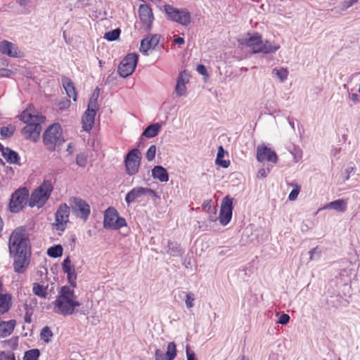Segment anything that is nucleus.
<instances>
[{"instance_id":"obj_53","label":"nucleus","mask_w":360,"mask_h":360,"mask_svg":"<svg viewBox=\"0 0 360 360\" xmlns=\"http://www.w3.org/2000/svg\"><path fill=\"white\" fill-rule=\"evenodd\" d=\"M358 0H349L347 4V7H349L352 6L354 3H356Z\"/></svg>"},{"instance_id":"obj_56","label":"nucleus","mask_w":360,"mask_h":360,"mask_svg":"<svg viewBox=\"0 0 360 360\" xmlns=\"http://www.w3.org/2000/svg\"><path fill=\"white\" fill-rule=\"evenodd\" d=\"M259 173H260L262 176H265V170L264 169H260L259 171Z\"/></svg>"},{"instance_id":"obj_28","label":"nucleus","mask_w":360,"mask_h":360,"mask_svg":"<svg viewBox=\"0 0 360 360\" xmlns=\"http://www.w3.org/2000/svg\"><path fill=\"white\" fill-rule=\"evenodd\" d=\"M32 291L34 295L42 298H46L48 295L47 287H45L38 283H34L33 284Z\"/></svg>"},{"instance_id":"obj_52","label":"nucleus","mask_w":360,"mask_h":360,"mask_svg":"<svg viewBox=\"0 0 360 360\" xmlns=\"http://www.w3.org/2000/svg\"><path fill=\"white\" fill-rule=\"evenodd\" d=\"M72 272H75V266H72L70 269H68L65 271H64V273H65L67 275L69 274H72Z\"/></svg>"},{"instance_id":"obj_22","label":"nucleus","mask_w":360,"mask_h":360,"mask_svg":"<svg viewBox=\"0 0 360 360\" xmlns=\"http://www.w3.org/2000/svg\"><path fill=\"white\" fill-rule=\"evenodd\" d=\"M188 82V75L186 71L181 72L179 75L175 91L179 96H184L186 93V84Z\"/></svg>"},{"instance_id":"obj_18","label":"nucleus","mask_w":360,"mask_h":360,"mask_svg":"<svg viewBox=\"0 0 360 360\" xmlns=\"http://www.w3.org/2000/svg\"><path fill=\"white\" fill-rule=\"evenodd\" d=\"M257 159L259 162H270L276 163L278 156L276 152L264 145L258 146L257 148Z\"/></svg>"},{"instance_id":"obj_23","label":"nucleus","mask_w":360,"mask_h":360,"mask_svg":"<svg viewBox=\"0 0 360 360\" xmlns=\"http://www.w3.org/2000/svg\"><path fill=\"white\" fill-rule=\"evenodd\" d=\"M62 84L69 98H72L74 101H76L77 98V92L71 79L68 77H63L62 78Z\"/></svg>"},{"instance_id":"obj_35","label":"nucleus","mask_w":360,"mask_h":360,"mask_svg":"<svg viewBox=\"0 0 360 360\" xmlns=\"http://www.w3.org/2000/svg\"><path fill=\"white\" fill-rule=\"evenodd\" d=\"M120 33L121 30L119 28L115 29L113 30L106 32L105 34L104 37L108 41H115L120 37Z\"/></svg>"},{"instance_id":"obj_15","label":"nucleus","mask_w":360,"mask_h":360,"mask_svg":"<svg viewBox=\"0 0 360 360\" xmlns=\"http://www.w3.org/2000/svg\"><path fill=\"white\" fill-rule=\"evenodd\" d=\"M233 199L229 195L224 198L220 209L219 222L223 226L227 225L232 217L233 212Z\"/></svg>"},{"instance_id":"obj_58","label":"nucleus","mask_w":360,"mask_h":360,"mask_svg":"<svg viewBox=\"0 0 360 360\" xmlns=\"http://www.w3.org/2000/svg\"><path fill=\"white\" fill-rule=\"evenodd\" d=\"M240 360H248L247 358L243 355L242 356V357L240 358Z\"/></svg>"},{"instance_id":"obj_17","label":"nucleus","mask_w":360,"mask_h":360,"mask_svg":"<svg viewBox=\"0 0 360 360\" xmlns=\"http://www.w3.org/2000/svg\"><path fill=\"white\" fill-rule=\"evenodd\" d=\"M159 34H149L141 41L139 51L145 56L149 54V51L156 49L160 42Z\"/></svg>"},{"instance_id":"obj_13","label":"nucleus","mask_w":360,"mask_h":360,"mask_svg":"<svg viewBox=\"0 0 360 360\" xmlns=\"http://www.w3.org/2000/svg\"><path fill=\"white\" fill-rule=\"evenodd\" d=\"M96 108V99L91 98L88 104V108L82 118V128L86 131H90L94 124Z\"/></svg>"},{"instance_id":"obj_46","label":"nucleus","mask_w":360,"mask_h":360,"mask_svg":"<svg viewBox=\"0 0 360 360\" xmlns=\"http://www.w3.org/2000/svg\"><path fill=\"white\" fill-rule=\"evenodd\" d=\"M194 297L192 296L191 293H188L186 296V304L188 308H192L194 305Z\"/></svg>"},{"instance_id":"obj_8","label":"nucleus","mask_w":360,"mask_h":360,"mask_svg":"<svg viewBox=\"0 0 360 360\" xmlns=\"http://www.w3.org/2000/svg\"><path fill=\"white\" fill-rule=\"evenodd\" d=\"M127 226L124 218L119 216L114 207H108L104 213L103 226L107 229L118 230Z\"/></svg>"},{"instance_id":"obj_25","label":"nucleus","mask_w":360,"mask_h":360,"mask_svg":"<svg viewBox=\"0 0 360 360\" xmlns=\"http://www.w3.org/2000/svg\"><path fill=\"white\" fill-rule=\"evenodd\" d=\"M322 209H333L344 212L347 210V202L344 199H338L328 203Z\"/></svg>"},{"instance_id":"obj_2","label":"nucleus","mask_w":360,"mask_h":360,"mask_svg":"<svg viewBox=\"0 0 360 360\" xmlns=\"http://www.w3.org/2000/svg\"><path fill=\"white\" fill-rule=\"evenodd\" d=\"M80 306L73 289L68 286L60 288L55 301L53 302V311L63 316L71 315L75 313V308Z\"/></svg>"},{"instance_id":"obj_41","label":"nucleus","mask_w":360,"mask_h":360,"mask_svg":"<svg viewBox=\"0 0 360 360\" xmlns=\"http://www.w3.org/2000/svg\"><path fill=\"white\" fill-rule=\"evenodd\" d=\"M77 164L80 167H85L87 162L86 158L84 155H78L76 158Z\"/></svg>"},{"instance_id":"obj_42","label":"nucleus","mask_w":360,"mask_h":360,"mask_svg":"<svg viewBox=\"0 0 360 360\" xmlns=\"http://www.w3.org/2000/svg\"><path fill=\"white\" fill-rule=\"evenodd\" d=\"M70 101L66 98L63 99L58 104V108L61 110L68 108L70 107Z\"/></svg>"},{"instance_id":"obj_54","label":"nucleus","mask_w":360,"mask_h":360,"mask_svg":"<svg viewBox=\"0 0 360 360\" xmlns=\"http://www.w3.org/2000/svg\"><path fill=\"white\" fill-rule=\"evenodd\" d=\"M4 291V285L2 281L0 279V295L3 293Z\"/></svg>"},{"instance_id":"obj_4","label":"nucleus","mask_w":360,"mask_h":360,"mask_svg":"<svg viewBox=\"0 0 360 360\" xmlns=\"http://www.w3.org/2000/svg\"><path fill=\"white\" fill-rule=\"evenodd\" d=\"M53 186L49 180H44L31 193L29 199V205L31 207H42L49 199Z\"/></svg>"},{"instance_id":"obj_37","label":"nucleus","mask_w":360,"mask_h":360,"mask_svg":"<svg viewBox=\"0 0 360 360\" xmlns=\"http://www.w3.org/2000/svg\"><path fill=\"white\" fill-rule=\"evenodd\" d=\"M272 72L275 74L279 79L283 82L287 79L288 75V71L286 68H281V69H274Z\"/></svg>"},{"instance_id":"obj_20","label":"nucleus","mask_w":360,"mask_h":360,"mask_svg":"<svg viewBox=\"0 0 360 360\" xmlns=\"http://www.w3.org/2000/svg\"><path fill=\"white\" fill-rule=\"evenodd\" d=\"M153 193V191L150 188H143L141 186L136 187L127 193L125 196V201L128 205H129L141 196Z\"/></svg>"},{"instance_id":"obj_47","label":"nucleus","mask_w":360,"mask_h":360,"mask_svg":"<svg viewBox=\"0 0 360 360\" xmlns=\"http://www.w3.org/2000/svg\"><path fill=\"white\" fill-rule=\"evenodd\" d=\"M290 321V316L287 314H283L278 319V323L282 325L287 324Z\"/></svg>"},{"instance_id":"obj_27","label":"nucleus","mask_w":360,"mask_h":360,"mask_svg":"<svg viewBox=\"0 0 360 360\" xmlns=\"http://www.w3.org/2000/svg\"><path fill=\"white\" fill-rule=\"evenodd\" d=\"M161 126L158 123L150 124L143 132L142 135L147 138L157 136L160 131Z\"/></svg>"},{"instance_id":"obj_44","label":"nucleus","mask_w":360,"mask_h":360,"mask_svg":"<svg viewBox=\"0 0 360 360\" xmlns=\"http://www.w3.org/2000/svg\"><path fill=\"white\" fill-rule=\"evenodd\" d=\"M68 280L70 283V284L72 287H76V279H77V274L76 272H72V274H69L67 275Z\"/></svg>"},{"instance_id":"obj_43","label":"nucleus","mask_w":360,"mask_h":360,"mask_svg":"<svg viewBox=\"0 0 360 360\" xmlns=\"http://www.w3.org/2000/svg\"><path fill=\"white\" fill-rule=\"evenodd\" d=\"M13 72L11 70L7 68H0V77H10L13 75Z\"/></svg>"},{"instance_id":"obj_29","label":"nucleus","mask_w":360,"mask_h":360,"mask_svg":"<svg viewBox=\"0 0 360 360\" xmlns=\"http://www.w3.org/2000/svg\"><path fill=\"white\" fill-rule=\"evenodd\" d=\"M224 150L223 147L221 146L218 148L216 163H217V165H218L224 168H227L230 165V162H229V160H222L221 159L224 158Z\"/></svg>"},{"instance_id":"obj_55","label":"nucleus","mask_w":360,"mask_h":360,"mask_svg":"<svg viewBox=\"0 0 360 360\" xmlns=\"http://www.w3.org/2000/svg\"><path fill=\"white\" fill-rule=\"evenodd\" d=\"M20 1V4L22 5V4H26L28 3L29 0H19Z\"/></svg>"},{"instance_id":"obj_7","label":"nucleus","mask_w":360,"mask_h":360,"mask_svg":"<svg viewBox=\"0 0 360 360\" xmlns=\"http://www.w3.org/2000/svg\"><path fill=\"white\" fill-rule=\"evenodd\" d=\"M69 204L76 217L79 218L84 222L88 220L91 214V207L86 200L78 197H72L69 199Z\"/></svg>"},{"instance_id":"obj_31","label":"nucleus","mask_w":360,"mask_h":360,"mask_svg":"<svg viewBox=\"0 0 360 360\" xmlns=\"http://www.w3.org/2000/svg\"><path fill=\"white\" fill-rule=\"evenodd\" d=\"M63 247L60 245H57L49 248L47 250V255L53 258H57L63 255Z\"/></svg>"},{"instance_id":"obj_32","label":"nucleus","mask_w":360,"mask_h":360,"mask_svg":"<svg viewBox=\"0 0 360 360\" xmlns=\"http://www.w3.org/2000/svg\"><path fill=\"white\" fill-rule=\"evenodd\" d=\"M167 360H173L176 356V346L174 342H171L167 345L166 352Z\"/></svg>"},{"instance_id":"obj_16","label":"nucleus","mask_w":360,"mask_h":360,"mask_svg":"<svg viewBox=\"0 0 360 360\" xmlns=\"http://www.w3.org/2000/svg\"><path fill=\"white\" fill-rule=\"evenodd\" d=\"M139 16L144 30L149 32L154 20L152 8L147 4H141L139 6Z\"/></svg>"},{"instance_id":"obj_6","label":"nucleus","mask_w":360,"mask_h":360,"mask_svg":"<svg viewBox=\"0 0 360 360\" xmlns=\"http://www.w3.org/2000/svg\"><path fill=\"white\" fill-rule=\"evenodd\" d=\"M243 44L250 48L255 53H274L278 49V46H273L269 41H264L262 35L255 32L248 39H245Z\"/></svg>"},{"instance_id":"obj_19","label":"nucleus","mask_w":360,"mask_h":360,"mask_svg":"<svg viewBox=\"0 0 360 360\" xmlns=\"http://www.w3.org/2000/svg\"><path fill=\"white\" fill-rule=\"evenodd\" d=\"M31 252H22V254H13L15 257L13 268L17 273H24L30 264V256Z\"/></svg>"},{"instance_id":"obj_26","label":"nucleus","mask_w":360,"mask_h":360,"mask_svg":"<svg viewBox=\"0 0 360 360\" xmlns=\"http://www.w3.org/2000/svg\"><path fill=\"white\" fill-rule=\"evenodd\" d=\"M2 155L11 164H17L20 158L18 154L8 148H2Z\"/></svg>"},{"instance_id":"obj_14","label":"nucleus","mask_w":360,"mask_h":360,"mask_svg":"<svg viewBox=\"0 0 360 360\" xmlns=\"http://www.w3.org/2000/svg\"><path fill=\"white\" fill-rule=\"evenodd\" d=\"M70 208L66 203H62L59 205L55 213L54 226L57 230L64 231L67 224L69 221Z\"/></svg>"},{"instance_id":"obj_11","label":"nucleus","mask_w":360,"mask_h":360,"mask_svg":"<svg viewBox=\"0 0 360 360\" xmlns=\"http://www.w3.org/2000/svg\"><path fill=\"white\" fill-rule=\"evenodd\" d=\"M141 160V153L137 148L129 151L124 159L126 172L131 176L138 173Z\"/></svg>"},{"instance_id":"obj_33","label":"nucleus","mask_w":360,"mask_h":360,"mask_svg":"<svg viewBox=\"0 0 360 360\" xmlns=\"http://www.w3.org/2000/svg\"><path fill=\"white\" fill-rule=\"evenodd\" d=\"M40 356V352L38 349H32L25 352L23 360H38Z\"/></svg>"},{"instance_id":"obj_48","label":"nucleus","mask_w":360,"mask_h":360,"mask_svg":"<svg viewBox=\"0 0 360 360\" xmlns=\"http://www.w3.org/2000/svg\"><path fill=\"white\" fill-rule=\"evenodd\" d=\"M155 360H167L166 354H164L163 352L160 349H157L155 351Z\"/></svg>"},{"instance_id":"obj_49","label":"nucleus","mask_w":360,"mask_h":360,"mask_svg":"<svg viewBox=\"0 0 360 360\" xmlns=\"http://www.w3.org/2000/svg\"><path fill=\"white\" fill-rule=\"evenodd\" d=\"M198 72L202 75H207V71L205 65H198L196 68Z\"/></svg>"},{"instance_id":"obj_30","label":"nucleus","mask_w":360,"mask_h":360,"mask_svg":"<svg viewBox=\"0 0 360 360\" xmlns=\"http://www.w3.org/2000/svg\"><path fill=\"white\" fill-rule=\"evenodd\" d=\"M53 336V332L49 326H44L40 333V338L41 340L48 343L51 342Z\"/></svg>"},{"instance_id":"obj_24","label":"nucleus","mask_w":360,"mask_h":360,"mask_svg":"<svg viewBox=\"0 0 360 360\" xmlns=\"http://www.w3.org/2000/svg\"><path fill=\"white\" fill-rule=\"evenodd\" d=\"M152 176L161 182H167L169 180L168 173L162 166H155L152 169Z\"/></svg>"},{"instance_id":"obj_1","label":"nucleus","mask_w":360,"mask_h":360,"mask_svg":"<svg viewBox=\"0 0 360 360\" xmlns=\"http://www.w3.org/2000/svg\"><path fill=\"white\" fill-rule=\"evenodd\" d=\"M18 117L27 124L21 130L24 138L33 142L37 141L41 131V124L46 121V117L32 106L27 107Z\"/></svg>"},{"instance_id":"obj_38","label":"nucleus","mask_w":360,"mask_h":360,"mask_svg":"<svg viewBox=\"0 0 360 360\" xmlns=\"http://www.w3.org/2000/svg\"><path fill=\"white\" fill-rule=\"evenodd\" d=\"M14 133V128L12 126L3 127L0 129V134L4 138H8L13 136Z\"/></svg>"},{"instance_id":"obj_3","label":"nucleus","mask_w":360,"mask_h":360,"mask_svg":"<svg viewBox=\"0 0 360 360\" xmlns=\"http://www.w3.org/2000/svg\"><path fill=\"white\" fill-rule=\"evenodd\" d=\"M8 248L11 255L31 252L30 240L25 227H18L12 232L9 238Z\"/></svg>"},{"instance_id":"obj_5","label":"nucleus","mask_w":360,"mask_h":360,"mask_svg":"<svg viewBox=\"0 0 360 360\" xmlns=\"http://www.w3.org/2000/svg\"><path fill=\"white\" fill-rule=\"evenodd\" d=\"M43 142L49 151H54L57 146L65 142L63 130L59 124H53L46 129L43 135Z\"/></svg>"},{"instance_id":"obj_51","label":"nucleus","mask_w":360,"mask_h":360,"mask_svg":"<svg viewBox=\"0 0 360 360\" xmlns=\"http://www.w3.org/2000/svg\"><path fill=\"white\" fill-rule=\"evenodd\" d=\"M187 360H196L194 353H189L188 350H186Z\"/></svg>"},{"instance_id":"obj_57","label":"nucleus","mask_w":360,"mask_h":360,"mask_svg":"<svg viewBox=\"0 0 360 360\" xmlns=\"http://www.w3.org/2000/svg\"><path fill=\"white\" fill-rule=\"evenodd\" d=\"M25 322L30 323L31 321V319L30 317L25 316Z\"/></svg>"},{"instance_id":"obj_50","label":"nucleus","mask_w":360,"mask_h":360,"mask_svg":"<svg viewBox=\"0 0 360 360\" xmlns=\"http://www.w3.org/2000/svg\"><path fill=\"white\" fill-rule=\"evenodd\" d=\"M174 42L178 45H182L184 44L185 41L184 38L178 37L174 39Z\"/></svg>"},{"instance_id":"obj_34","label":"nucleus","mask_w":360,"mask_h":360,"mask_svg":"<svg viewBox=\"0 0 360 360\" xmlns=\"http://www.w3.org/2000/svg\"><path fill=\"white\" fill-rule=\"evenodd\" d=\"M1 343L12 351L16 350L18 347V337H12L8 340L2 341Z\"/></svg>"},{"instance_id":"obj_10","label":"nucleus","mask_w":360,"mask_h":360,"mask_svg":"<svg viewBox=\"0 0 360 360\" xmlns=\"http://www.w3.org/2000/svg\"><path fill=\"white\" fill-rule=\"evenodd\" d=\"M164 8L171 20L184 26H187L191 23V14L188 10H179L174 8L171 5H165Z\"/></svg>"},{"instance_id":"obj_40","label":"nucleus","mask_w":360,"mask_h":360,"mask_svg":"<svg viewBox=\"0 0 360 360\" xmlns=\"http://www.w3.org/2000/svg\"><path fill=\"white\" fill-rule=\"evenodd\" d=\"M0 360H15V355L13 352H0Z\"/></svg>"},{"instance_id":"obj_9","label":"nucleus","mask_w":360,"mask_h":360,"mask_svg":"<svg viewBox=\"0 0 360 360\" xmlns=\"http://www.w3.org/2000/svg\"><path fill=\"white\" fill-rule=\"evenodd\" d=\"M29 197L27 188H20L16 190L11 195L9 202L11 212L16 213L20 212L26 205Z\"/></svg>"},{"instance_id":"obj_39","label":"nucleus","mask_w":360,"mask_h":360,"mask_svg":"<svg viewBox=\"0 0 360 360\" xmlns=\"http://www.w3.org/2000/svg\"><path fill=\"white\" fill-rule=\"evenodd\" d=\"M155 153H156V146L155 145L150 146L149 147V148L148 149L146 154V159L148 161H152L153 160H154V158L155 157Z\"/></svg>"},{"instance_id":"obj_36","label":"nucleus","mask_w":360,"mask_h":360,"mask_svg":"<svg viewBox=\"0 0 360 360\" xmlns=\"http://www.w3.org/2000/svg\"><path fill=\"white\" fill-rule=\"evenodd\" d=\"M290 185L292 186V190L291 191V192L290 193V194L288 195V199L290 201H293L297 199V198L300 192L301 187L300 185L296 184H290Z\"/></svg>"},{"instance_id":"obj_59","label":"nucleus","mask_w":360,"mask_h":360,"mask_svg":"<svg viewBox=\"0 0 360 360\" xmlns=\"http://www.w3.org/2000/svg\"><path fill=\"white\" fill-rule=\"evenodd\" d=\"M356 96H356V94H353V95H352L353 99H355V98H356Z\"/></svg>"},{"instance_id":"obj_12","label":"nucleus","mask_w":360,"mask_h":360,"mask_svg":"<svg viewBox=\"0 0 360 360\" xmlns=\"http://www.w3.org/2000/svg\"><path fill=\"white\" fill-rule=\"evenodd\" d=\"M139 55L136 53H128L118 66V72L122 77L131 75L137 65Z\"/></svg>"},{"instance_id":"obj_21","label":"nucleus","mask_w":360,"mask_h":360,"mask_svg":"<svg viewBox=\"0 0 360 360\" xmlns=\"http://www.w3.org/2000/svg\"><path fill=\"white\" fill-rule=\"evenodd\" d=\"M0 51L1 53L10 57L17 58L22 56L20 52L18 50V47L13 43L6 40L0 43Z\"/></svg>"},{"instance_id":"obj_45","label":"nucleus","mask_w":360,"mask_h":360,"mask_svg":"<svg viewBox=\"0 0 360 360\" xmlns=\"http://www.w3.org/2000/svg\"><path fill=\"white\" fill-rule=\"evenodd\" d=\"M72 266H74V265L72 264V262H71V259H70V257H66L63 260V264H62L63 271H64L68 269L72 268Z\"/></svg>"}]
</instances>
